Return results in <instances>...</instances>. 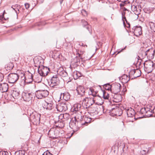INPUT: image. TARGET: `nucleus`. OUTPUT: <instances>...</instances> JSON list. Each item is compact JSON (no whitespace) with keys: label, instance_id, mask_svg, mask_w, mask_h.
<instances>
[{"label":"nucleus","instance_id":"1","mask_svg":"<svg viewBox=\"0 0 155 155\" xmlns=\"http://www.w3.org/2000/svg\"><path fill=\"white\" fill-rule=\"evenodd\" d=\"M48 82L50 86L55 90L61 89L64 86L63 84H61L57 75H53L48 81Z\"/></svg>","mask_w":155,"mask_h":155},{"label":"nucleus","instance_id":"2","mask_svg":"<svg viewBox=\"0 0 155 155\" xmlns=\"http://www.w3.org/2000/svg\"><path fill=\"white\" fill-rule=\"evenodd\" d=\"M41 102L43 107L47 110H51L53 108V103L52 99L50 98H48L45 100L42 101Z\"/></svg>","mask_w":155,"mask_h":155},{"label":"nucleus","instance_id":"3","mask_svg":"<svg viewBox=\"0 0 155 155\" xmlns=\"http://www.w3.org/2000/svg\"><path fill=\"white\" fill-rule=\"evenodd\" d=\"M144 68L145 71L149 73L152 71L154 68V64L150 61H146L143 63Z\"/></svg>","mask_w":155,"mask_h":155},{"label":"nucleus","instance_id":"4","mask_svg":"<svg viewBox=\"0 0 155 155\" xmlns=\"http://www.w3.org/2000/svg\"><path fill=\"white\" fill-rule=\"evenodd\" d=\"M41 114L36 112H33L30 115V119L33 122L36 124H39L40 123Z\"/></svg>","mask_w":155,"mask_h":155},{"label":"nucleus","instance_id":"5","mask_svg":"<svg viewBox=\"0 0 155 155\" xmlns=\"http://www.w3.org/2000/svg\"><path fill=\"white\" fill-rule=\"evenodd\" d=\"M50 71V69L47 67H45L43 65L39 66L38 72V73L43 76L44 77L46 76L48 72Z\"/></svg>","mask_w":155,"mask_h":155},{"label":"nucleus","instance_id":"6","mask_svg":"<svg viewBox=\"0 0 155 155\" xmlns=\"http://www.w3.org/2000/svg\"><path fill=\"white\" fill-rule=\"evenodd\" d=\"M19 76L17 74L15 73H10L8 76V82L14 83L18 80Z\"/></svg>","mask_w":155,"mask_h":155},{"label":"nucleus","instance_id":"7","mask_svg":"<svg viewBox=\"0 0 155 155\" xmlns=\"http://www.w3.org/2000/svg\"><path fill=\"white\" fill-rule=\"evenodd\" d=\"M69 126L75 132L79 129V128L81 126L73 118L69 122Z\"/></svg>","mask_w":155,"mask_h":155},{"label":"nucleus","instance_id":"8","mask_svg":"<svg viewBox=\"0 0 155 155\" xmlns=\"http://www.w3.org/2000/svg\"><path fill=\"white\" fill-rule=\"evenodd\" d=\"M35 94L38 99H42L47 97L49 92L47 90H38L36 91Z\"/></svg>","mask_w":155,"mask_h":155},{"label":"nucleus","instance_id":"9","mask_svg":"<svg viewBox=\"0 0 155 155\" xmlns=\"http://www.w3.org/2000/svg\"><path fill=\"white\" fill-rule=\"evenodd\" d=\"M56 108L58 111L60 112L65 111L68 109L66 102H61L59 103L56 106Z\"/></svg>","mask_w":155,"mask_h":155},{"label":"nucleus","instance_id":"10","mask_svg":"<svg viewBox=\"0 0 155 155\" xmlns=\"http://www.w3.org/2000/svg\"><path fill=\"white\" fill-rule=\"evenodd\" d=\"M20 94L19 91H18L13 90L12 94H8L7 97L5 98L8 100H12L14 99H17L18 98Z\"/></svg>","mask_w":155,"mask_h":155},{"label":"nucleus","instance_id":"11","mask_svg":"<svg viewBox=\"0 0 155 155\" xmlns=\"http://www.w3.org/2000/svg\"><path fill=\"white\" fill-rule=\"evenodd\" d=\"M83 102H84L86 106V108L87 109L90 106L92 105L95 103V100L94 98L86 97L83 100Z\"/></svg>","mask_w":155,"mask_h":155},{"label":"nucleus","instance_id":"12","mask_svg":"<svg viewBox=\"0 0 155 155\" xmlns=\"http://www.w3.org/2000/svg\"><path fill=\"white\" fill-rule=\"evenodd\" d=\"M121 85L119 83H115L112 84V89L111 92L114 94H117L120 91Z\"/></svg>","mask_w":155,"mask_h":155},{"label":"nucleus","instance_id":"13","mask_svg":"<svg viewBox=\"0 0 155 155\" xmlns=\"http://www.w3.org/2000/svg\"><path fill=\"white\" fill-rule=\"evenodd\" d=\"M33 94L32 92L30 93L25 91L22 93V97L24 101H29L32 98Z\"/></svg>","mask_w":155,"mask_h":155},{"label":"nucleus","instance_id":"14","mask_svg":"<svg viewBox=\"0 0 155 155\" xmlns=\"http://www.w3.org/2000/svg\"><path fill=\"white\" fill-rule=\"evenodd\" d=\"M84 107L82 106L80 104L77 103L74 105L72 109L74 112L75 111L76 112L78 111L81 114L84 112Z\"/></svg>","mask_w":155,"mask_h":155},{"label":"nucleus","instance_id":"15","mask_svg":"<svg viewBox=\"0 0 155 155\" xmlns=\"http://www.w3.org/2000/svg\"><path fill=\"white\" fill-rule=\"evenodd\" d=\"M131 31L134 33L135 35L139 36L142 34L141 27L140 26H134L132 28Z\"/></svg>","mask_w":155,"mask_h":155},{"label":"nucleus","instance_id":"16","mask_svg":"<svg viewBox=\"0 0 155 155\" xmlns=\"http://www.w3.org/2000/svg\"><path fill=\"white\" fill-rule=\"evenodd\" d=\"M81 59L78 56H76L72 61L70 66L71 67L72 66L74 68H77L80 64Z\"/></svg>","mask_w":155,"mask_h":155},{"label":"nucleus","instance_id":"17","mask_svg":"<svg viewBox=\"0 0 155 155\" xmlns=\"http://www.w3.org/2000/svg\"><path fill=\"white\" fill-rule=\"evenodd\" d=\"M76 91L78 95L80 97H83L85 95V90L84 87L79 85L77 87Z\"/></svg>","mask_w":155,"mask_h":155},{"label":"nucleus","instance_id":"18","mask_svg":"<svg viewBox=\"0 0 155 155\" xmlns=\"http://www.w3.org/2000/svg\"><path fill=\"white\" fill-rule=\"evenodd\" d=\"M26 79H25V83L27 84L31 83L33 81L32 74L29 71H28L26 73Z\"/></svg>","mask_w":155,"mask_h":155},{"label":"nucleus","instance_id":"19","mask_svg":"<svg viewBox=\"0 0 155 155\" xmlns=\"http://www.w3.org/2000/svg\"><path fill=\"white\" fill-rule=\"evenodd\" d=\"M147 57L149 59L153 58L155 54V50L153 48L149 49L146 51Z\"/></svg>","mask_w":155,"mask_h":155},{"label":"nucleus","instance_id":"20","mask_svg":"<svg viewBox=\"0 0 155 155\" xmlns=\"http://www.w3.org/2000/svg\"><path fill=\"white\" fill-rule=\"evenodd\" d=\"M122 113V111L119 108H114L111 111L110 114L111 115L114 116H120Z\"/></svg>","mask_w":155,"mask_h":155},{"label":"nucleus","instance_id":"21","mask_svg":"<svg viewBox=\"0 0 155 155\" xmlns=\"http://www.w3.org/2000/svg\"><path fill=\"white\" fill-rule=\"evenodd\" d=\"M57 73L58 74L63 77H66L68 76L67 73L62 67H60L58 68L57 71Z\"/></svg>","mask_w":155,"mask_h":155},{"label":"nucleus","instance_id":"22","mask_svg":"<svg viewBox=\"0 0 155 155\" xmlns=\"http://www.w3.org/2000/svg\"><path fill=\"white\" fill-rule=\"evenodd\" d=\"M130 74H132L134 78H136L140 76L141 75V72L140 70L138 69L132 70L130 72Z\"/></svg>","mask_w":155,"mask_h":155},{"label":"nucleus","instance_id":"23","mask_svg":"<svg viewBox=\"0 0 155 155\" xmlns=\"http://www.w3.org/2000/svg\"><path fill=\"white\" fill-rule=\"evenodd\" d=\"M70 95L69 93L65 92L63 93H61L60 94V99L61 100L64 99L66 101H68L70 98Z\"/></svg>","mask_w":155,"mask_h":155},{"label":"nucleus","instance_id":"24","mask_svg":"<svg viewBox=\"0 0 155 155\" xmlns=\"http://www.w3.org/2000/svg\"><path fill=\"white\" fill-rule=\"evenodd\" d=\"M127 114L128 117H134V119H135V112L133 109L130 108L127 110Z\"/></svg>","mask_w":155,"mask_h":155},{"label":"nucleus","instance_id":"25","mask_svg":"<svg viewBox=\"0 0 155 155\" xmlns=\"http://www.w3.org/2000/svg\"><path fill=\"white\" fill-rule=\"evenodd\" d=\"M59 119H62L63 118L64 120L63 121L71 120V117L69 114L67 113H65L63 114H61L59 116Z\"/></svg>","mask_w":155,"mask_h":155},{"label":"nucleus","instance_id":"26","mask_svg":"<svg viewBox=\"0 0 155 155\" xmlns=\"http://www.w3.org/2000/svg\"><path fill=\"white\" fill-rule=\"evenodd\" d=\"M93 95L95 100V104L97 105H102L104 103V102L101 98L99 96H94V94Z\"/></svg>","mask_w":155,"mask_h":155},{"label":"nucleus","instance_id":"27","mask_svg":"<svg viewBox=\"0 0 155 155\" xmlns=\"http://www.w3.org/2000/svg\"><path fill=\"white\" fill-rule=\"evenodd\" d=\"M73 119L80 125L82 126L83 119L82 116L81 114L76 115L74 117Z\"/></svg>","mask_w":155,"mask_h":155},{"label":"nucleus","instance_id":"28","mask_svg":"<svg viewBox=\"0 0 155 155\" xmlns=\"http://www.w3.org/2000/svg\"><path fill=\"white\" fill-rule=\"evenodd\" d=\"M84 120H83L82 121V125H85L87 126L88 124L91 122V120H92V119L90 117H87L86 115H85L84 117Z\"/></svg>","mask_w":155,"mask_h":155},{"label":"nucleus","instance_id":"29","mask_svg":"<svg viewBox=\"0 0 155 155\" xmlns=\"http://www.w3.org/2000/svg\"><path fill=\"white\" fill-rule=\"evenodd\" d=\"M0 87L1 90L2 91V92H7L8 88V85L6 83H3L0 84Z\"/></svg>","mask_w":155,"mask_h":155},{"label":"nucleus","instance_id":"30","mask_svg":"<svg viewBox=\"0 0 155 155\" xmlns=\"http://www.w3.org/2000/svg\"><path fill=\"white\" fill-rule=\"evenodd\" d=\"M131 10L132 11L134 12V14L136 15V17L137 18V19H138V15L140 14V12L137 10V6L133 5L131 7Z\"/></svg>","mask_w":155,"mask_h":155},{"label":"nucleus","instance_id":"31","mask_svg":"<svg viewBox=\"0 0 155 155\" xmlns=\"http://www.w3.org/2000/svg\"><path fill=\"white\" fill-rule=\"evenodd\" d=\"M53 132H54V133H55V137H52V138L54 139H57L58 137H61V134H62V133H61L60 130L57 129H55L54 131H51V134H52L53 133Z\"/></svg>","mask_w":155,"mask_h":155},{"label":"nucleus","instance_id":"32","mask_svg":"<svg viewBox=\"0 0 155 155\" xmlns=\"http://www.w3.org/2000/svg\"><path fill=\"white\" fill-rule=\"evenodd\" d=\"M91 106H90L88 108H89V110L91 112L90 113H93L97 111V106L95 103Z\"/></svg>","mask_w":155,"mask_h":155},{"label":"nucleus","instance_id":"33","mask_svg":"<svg viewBox=\"0 0 155 155\" xmlns=\"http://www.w3.org/2000/svg\"><path fill=\"white\" fill-rule=\"evenodd\" d=\"M82 23L83 26L85 27L88 30V31H89V32L91 33V26L90 25H88L87 21L84 20H82Z\"/></svg>","mask_w":155,"mask_h":155},{"label":"nucleus","instance_id":"34","mask_svg":"<svg viewBox=\"0 0 155 155\" xmlns=\"http://www.w3.org/2000/svg\"><path fill=\"white\" fill-rule=\"evenodd\" d=\"M99 87L103 93V98L105 99H108L109 97V94L106 91L103 90L101 86H99Z\"/></svg>","mask_w":155,"mask_h":155},{"label":"nucleus","instance_id":"35","mask_svg":"<svg viewBox=\"0 0 155 155\" xmlns=\"http://www.w3.org/2000/svg\"><path fill=\"white\" fill-rule=\"evenodd\" d=\"M122 78V82L123 83H127L130 80V77L129 75L128 76L126 74H124L123 75Z\"/></svg>","mask_w":155,"mask_h":155},{"label":"nucleus","instance_id":"36","mask_svg":"<svg viewBox=\"0 0 155 155\" xmlns=\"http://www.w3.org/2000/svg\"><path fill=\"white\" fill-rule=\"evenodd\" d=\"M146 56H147L146 51L141 50L139 52L138 57L140 59H143Z\"/></svg>","mask_w":155,"mask_h":155},{"label":"nucleus","instance_id":"37","mask_svg":"<svg viewBox=\"0 0 155 155\" xmlns=\"http://www.w3.org/2000/svg\"><path fill=\"white\" fill-rule=\"evenodd\" d=\"M11 8L15 10L17 15L18 13H19V9L20 8V5L16 4L15 5H12Z\"/></svg>","mask_w":155,"mask_h":155},{"label":"nucleus","instance_id":"38","mask_svg":"<svg viewBox=\"0 0 155 155\" xmlns=\"http://www.w3.org/2000/svg\"><path fill=\"white\" fill-rule=\"evenodd\" d=\"M43 76H42L40 74H38L36 75L35 78V81L38 83L41 82L42 81V79Z\"/></svg>","mask_w":155,"mask_h":155},{"label":"nucleus","instance_id":"39","mask_svg":"<svg viewBox=\"0 0 155 155\" xmlns=\"http://www.w3.org/2000/svg\"><path fill=\"white\" fill-rule=\"evenodd\" d=\"M148 107L142 108L139 112V113L143 114V116H144V115L145 116V114H146V112L148 111Z\"/></svg>","mask_w":155,"mask_h":155},{"label":"nucleus","instance_id":"40","mask_svg":"<svg viewBox=\"0 0 155 155\" xmlns=\"http://www.w3.org/2000/svg\"><path fill=\"white\" fill-rule=\"evenodd\" d=\"M103 87L105 90L111 91V89H112V85H110L109 84L107 83L104 84Z\"/></svg>","mask_w":155,"mask_h":155},{"label":"nucleus","instance_id":"41","mask_svg":"<svg viewBox=\"0 0 155 155\" xmlns=\"http://www.w3.org/2000/svg\"><path fill=\"white\" fill-rule=\"evenodd\" d=\"M62 121H60L59 120L57 123V125L56 126L59 128H62L64 127V121L62 120Z\"/></svg>","mask_w":155,"mask_h":155},{"label":"nucleus","instance_id":"42","mask_svg":"<svg viewBox=\"0 0 155 155\" xmlns=\"http://www.w3.org/2000/svg\"><path fill=\"white\" fill-rule=\"evenodd\" d=\"M149 25L151 29L155 32V23L153 22L150 21L149 22Z\"/></svg>","mask_w":155,"mask_h":155},{"label":"nucleus","instance_id":"43","mask_svg":"<svg viewBox=\"0 0 155 155\" xmlns=\"http://www.w3.org/2000/svg\"><path fill=\"white\" fill-rule=\"evenodd\" d=\"M153 113V110L151 109L148 108V110L147 111L146 114H145V116L147 117H149L151 116L152 115Z\"/></svg>","mask_w":155,"mask_h":155},{"label":"nucleus","instance_id":"44","mask_svg":"<svg viewBox=\"0 0 155 155\" xmlns=\"http://www.w3.org/2000/svg\"><path fill=\"white\" fill-rule=\"evenodd\" d=\"M84 51H77L76 55L78 57L80 58L81 59H82V55L84 53Z\"/></svg>","mask_w":155,"mask_h":155},{"label":"nucleus","instance_id":"45","mask_svg":"<svg viewBox=\"0 0 155 155\" xmlns=\"http://www.w3.org/2000/svg\"><path fill=\"white\" fill-rule=\"evenodd\" d=\"M81 74L79 71H76V72H74L73 74V76L74 77V79H75V78L76 79L81 76Z\"/></svg>","mask_w":155,"mask_h":155},{"label":"nucleus","instance_id":"46","mask_svg":"<svg viewBox=\"0 0 155 155\" xmlns=\"http://www.w3.org/2000/svg\"><path fill=\"white\" fill-rule=\"evenodd\" d=\"M25 150H20L15 152L14 155H25Z\"/></svg>","mask_w":155,"mask_h":155},{"label":"nucleus","instance_id":"47","mask_svg":"<svg viewBox=\"0 0 155 155\" xmlns=\"http://www.w3.org/2000/svg\"><path fill=\"white\" fill-rule=\"evenodd\" d=\"M154 9L155 8L154 7H150L147 8L145 9L147 12V13H150L153 12Z\"/></svg>","mask_w":155,"mask_h":155},{"label":"nucleus","instance_id":"48","mask_svg":"<svg viewBox=\"0 0 155 155\" xmlns=\"http://www.w3.org/2000/svg\"><path fill=\"white\" fill-rule=\"evenodd\" d=\"M55 129L53 128L52 129H50V130L48 132V134L50 135V137L51 138H52V137H55V133L54 132H53V133L52 134H51V131H54Z\"/></svg>","mask_w":155,"mask_h":155},{"label":"nucleus","instance_id":"49","mask_svg":"<svg viewBox=\"0 0 155 155\" xmlns=\"http://www.w3.org/2000/svg\"><path fill=\"white\" fill-rule=\"evenodd\" d=\"M14 66V64L12 62H10L7 64V67L9 70L12 69Z\"/></svg>","mask_w":155,"mask_h":155},{"label":"nucleus","instance_id":"50","mask_svg":"<svg viewBox=\"0 0 155 155\" xmlns=\"http://www.w3.org/2000/svg\"><path fill=\"white\" fill-rule=\"evenodd\" d=\"M149 151V150L147 148L144 149L142 150L141 151V154L143 155H144L146 154Z\"/></svg>","mask_w":155,"mask_h":155},{"label":"nucleus","instance_id":"51","mask_svg":"<svg viewBox=\"0 0 155 155\" xmlns=\"http://www.w3.org/2000/svg\"><path fill=\"white\" fill-rule=\"evenodd\" d=\"M122 19L123 21V25L124 26H125L126 25V24L125 22V21H127L126 19V17L125 16H124L123 13H122Z\"/></svg>","mask_w":155,"mask_h":155},{"label":"nucleus","instance_id":"52","mask_svg":"<svg viewBox=\"0 0 155 155\" xmlns=\"http://www.w3.org/2000/svg\"><path fill=\"white\" fill-rule=\"evenodd\" d=\"M0 155H8V153L7 151H0Z\"/></svg>","mask_w":155,"mask_h":155},{"label":"nucleus","instance_id":"53","mask_svg":"<svg viewBox=\"0 0 155 155\" xmlns=\"http://www.w3.org/2000/svg\"><path fill=\"white\" fill-rule=\"evenodd\" d=\"M53 54H54V56L56 57V58H60V53L58 51L56 52V53H55V54H55L54 53Z\"/></svg>","mask_w":155,"mask_h":155},{"label":"nucleus","instance_id":"54","mask_svg":"<svg viewBox=\"0 0 155 155\" xmlns=\"http://www.w3.org/2000/svg\"><path fill=\"white\" fill-rule=\"evenodd\" d=\"M42 155H52V154L48 150H47L44 152Z\"/></svg>","mask_w":155,"mask_h":155},{"label":"nucleus","instance_id":"55","mask_svg":"<svg viewBox=\"0 0 155 155\" xmlns=\"http://www.w3.org/2000/svg\"><path fill=\"white\" fill-rule=\"evenodd\" d=\"M81 12L82 14L84 16L87 15V12L85 10H82L81 11Z\"/></svg>","mask_w":155,"mask_h":155},{"label":"nucleus","instance_id":"56","mask_svg":"<svg viewBox=\"0 0 155 155\" xmlns=\"http://www.w3.org/2000/svg\"><path fill=\"white\" fill-rule=\"evenodd\" d=\"M4 79V75L2 73H0V82L2 81Z\"/></svg>","mask_w":155,"mask_h":155},{"label":"nucleus","instance_id":"57","mask_svg":"<svg viewBox=\"0 0 155 155\" xmlns=\"http://www.w3.org/2000/svg\"><path fill=\"white\" fill-rule=\"evenodd\" d=\"M25 5L26 8L27 9H28L30 7L29 4L28 3H25Z\"/></svg>","mask_w":155,"mask_h":155},{"label":"nucleus","instance_id":"58","mask_svg":"<svg viewBox=\"0 0 155 155\" xmlns=\"http://www.w3.org/2000/svg\"><path fill=\"white\" fill-rule=\"evenodd\" d=\"M126 22L127 23V25H126L125 27H126L127 28H130V23L127 21H126Z\"/></svg>","mask_w":155,"mask_h":155},{"label":"nucleus","instance_id":"59","mask_svg":"<svg viewBox=\"0 0 155 155\" xmlns=\"http://www.w3.org/2000/svg\"><path fill=\"white\" fill-rule=\"evenodd\" d=\"M21 80L22 81H23L24 83H25V79H26V76H23L22 77H21Z\"/></svg>","mask_w":155,"mask_h":155},{"label":"nucleus","instance_id":"60","mask_svg":"<svg viewBox=\"0 0 155 155\" xmlns=\"http://www.w3.org/2000/svg\"><path fill=\"white\" fill-rule=\"evenodd\" d=\"M91 91L92 93V95L93 96V94H94V96H97L96 94H97V92H96H96H95V94L94 93V90H92V89L91 90Z\"/></svg>","mask_w":155,"mask_h":155},{"label":"nucleus","instance_id":"61","mask_svg":"<svg viewBox=\"0 0 155 155\" xmlns=\"http://www.w3.org/2000/svg\"><path fill=\"white\" fill-rule=\"evenodd\" d=\"M137 66H139V67L140 68L141 66V61H138L136 64Z\"/></svg>","mask_w":155,"mask_h":155},{"label":"nucleus","instance_id":"62","mask_svg":"<svg viewBox=\"0 0 155 155\" xmlns=\"http://www.w3.org/2000/svg\"><path fill=\"white\" fill-rule=\"evenodd\" d=\"M101 19V18H98V19H97V18H95V20L97 21L98 23H100L101 22H100V21Z\"/></svg>","mask_w":155,"mask_h":155},{"label":"nucleus","instance_id":"63","mask_svg":"<svg viewBox=\"0 0 155 155\" xmlns=\"http://www.w3.org/2000/svg\"><path fill=\"white\" fill-rule=\"evenodd\" d=\"M126 48V46L123 48H122L120 51L117 52V54L120 53L122 51Z\"/></svg>","mask_w":155,"mask_h":155},{"label":"nucleus","instance_id":"64","mask_svg":"<svg viewBox=\"0 0 155 155\" xmlns=\"http://www.w3.org/2000/svg\"><path fill=\"white\" fill-rule=\"evenodd\" d=\"M4 18V17L1 15L0 16V21H2L3 20V19Z\"/></svg>","mask_w":155,"mask_h":155}]
</instances>
